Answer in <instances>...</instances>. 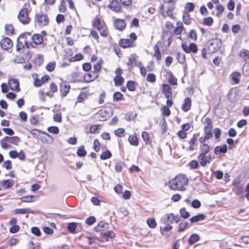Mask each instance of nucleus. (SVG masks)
Instances as JSON below:
<instances>
[{
	"instance_id": "1",
	"label": "nucleus",
	"mask_w": 249,
	"mask_h": 249,
	"mask_svg": "<svg viewBox=\"0 0 249 249\" xmlns=\"http://www.w3.org/2000/svg\"><path fill=\"white\" fill-rule=\"evenodd\" d=\"M47 33L45 31L41 32V34H35L32 36L30 33H24L20 35L17 39V43L16 45V50L17 52H20V50L26 47L28 49L35 48V45H45L44 43L46 40L45 37Z\"/></svg>"
},
{
	"instance_id": "2",
	"label": "nucleus",
	"mask_w": 249,
	"mask_h": 249,
	"mask_svg": "<svg viewBox=\"0 0 249 249\" xmlns=\"http://www.w3.org/2000/svg\"><path fill=\"white\" fill-rule=\"evenodd\" d=\"M90 61L91 63H95L93 64V70L84 75V81L88 83L93 81L99 77L104 63L103 59L98 58V56L94 54L91 56Z\"/></svg>"
},
{
	"instance_id": "3",
	"label": "nucleus",
	"mask_w": 249,
	"mask_h": 249,
	"mask_svg": "<svg viewBox=\"0 0 249 249\" xmlns=\"http://www.w3.org/2000/svg\"><path fill=\"white\" fill-rule=\"evenodd\" d=\"M188 179L183 174H179L170 179L167 183L168 188L173 191H184L185 186L188 184Z\"/></svg>"
},
{
	"instance_id": "4",
	"label": "nucleus",
	"mask_w": 249,
	"mask_h": 249,
	"mask_svg": "<svg viewBox=\"0 0 249 249\" xmlns=\"http://www.w3.org/2000/svg\"><path fill=\"white\" fill-rule=\"evenodd\" d=\"M176 0H164L159 7V12L164 18L169 17L175 20L176 16L174 12L176 8Z\"/></svg>"
},
{
	"instance_id": "5",
	"label": "nucleus",
	"mask_w": 249,
	"mask_h": 249,
	"mask_svg": "<svg viewBox=\"0 0 249 249\" xmlns=\"http://www.w3.org/2000/svg\"><path fill=\"white\" fill-rule=\"evenodd\" d=\"M222 46V41L218 38H213L209 40L207 46L202 48L201 50L202 56L204 59H207V53L212 54L217 52Z\"/></svg>"
},
{
	"instance_id": "6",
	"label": "nucleus",
	"mask_w": 249,
	"mask_h": 249,
	"mask_svg": "<svg viewBox=\"0 0 249 249\" xmlns=\"http://www.w3.org/2000/svg\"><path fill=\"white\" fill-rule=\"evenodd\" d=\"M91 24L93 28L98 31L102 36L107 37L108 36V28L101 15H96L92 20Z\"/></svg>"
},
{
	"instance_id": "7",
	"label": "nucleus",
	"mask_w": 249,
	"mask_h": 249,
	"mask_svg": "<svg viewBox=\"0 0 249 249\" xmlns=\"http://www.w3.org/2000/svg\"><path fill=\"white\" fill-rule=\"evenodd\" d=\"M32 11V8L29 1H27L22 8L19 10L18 15V20L23 24H28L31 21L30 13Z\"/></svg>"
},
{
	"instance_id": "8",
	"label": "nucleus",
	"mask_w": 249,
	"mask_h": 249,
	"mask_svg": "<svg viewBox=\"0 0 249 249\" xmlns=\"http://www.w3.org/2000/svg\"><path fill=\"white\" fill-rule=\"evenodd\" d=\"M137 38L136 34L134 32H132L129 34V38H122L119 40V46L123 49L135 47V41Z\"/></svg>"
},
{
	"instance_id": "9",
	"label": "nucleus",
	"mask_w": 249,
	"mask_h": 249,
	"mask_svg": "<svg viewBox=\"0 0 249 249\" xmlns=\"http://www.w3.org/2000/svg\"><path fill=\"white\" fill-rule=\"evenodd\" d=\"M58 90V87L57 84L54 82L52 81L49 85V90L47 92H44L43 90L39 91V97L40 100L45 101L46 97L48 96L50 98H53L54 94Z\"/></svg>"
},
{
	"instance_id": "10",
	"label": "nucleus",
	"mask_w": 249,
	"mask_h": 249,
	"mask_svg": "<svg viewBox=\"0 0 249 249\" xmlns=\"http://www.w3.org/2000/svg\"><path fill=\"white\" fill-rule=\"evenodd\" d=\"M112 114V107L110 106H106L100 109L95 114V117L98 121H106L108 120Z\"/></svg>"
},
{
	"instance_id": "11",
	"label": "nucleus",
	"mask_w": 249,
	"mask_h": 249,
	"mask_svg": "<svg viewBox=\"0 0 249 249\" xmlns=\"http://www.w3.org/2000/svg\"><path fill=\"white\" fill-rule=\"evenodd\" d=\"M35 23L38 27L47 26L50 22V18L48 15L42 12H37L35 15Z\"/></svg>"
},
{
	"instance_id": "12",
	"label": "nucleus",
	"mask_w": 249,
	"mask_h": 249,
	"mask_svg": "<svg viewBox=\"0 0 249 249\" xmlns=\"http://www.w3.org/2000/svg\"><path fill=\"white\" fill-rule=\"evenodd\" d=\"M20 142V139L18 136H5L0 141L1 147L6 149L12 147V145H18Z\"/></svg>"
},
{
	"instance_id": "13",
	"label": "nucleus",
	"mask_w": 249,
	"mask_h": 249,
	"mask_svg": "<svg viewBox=\"0 0 249 249\" xmlns=\"http://www.w3.org/2000/svg\"><path fill=\"white\" fill-rule=\"evenodd\" d=\"M59 79L60 81L58 83V89L60 97L64 98L70 93L71 87L68 81L62 78H60Z\"/></svg>"
},
{
	"instance_id": "14",
	"label": "nucleus",
	"mask_w": 249,
	"mask_h": 249,
	"mask_svg": "<svg viewBox=\"0 0 249 249\" xmlns=\"http://www.w3.org/2000/svg\"><path fill=\"white\" fill-rule=\"evenodd\" d=\"M181 47L182 50L187 53H193L196 54L198 51V47L196 43L192 42L187 45L185 42H182Z\"/></svg>"
},
{
	"instance_id": "15",
	"label": "nucleus",
	"mask_w": 249,
	"mask_h": 249,
	"mask_svg": "<svg viewBox=\"0 0 249 249\" xmlns=\"http://www.w3.org/2000/svg\"><path fill=\"white\" fill-rule=\"evenodd\" d=\"M197 158L200 165L202 167L206 166L208 164H209L212 160V156L210 154L199 153Z\"/></svg>"
},
{
	"instance_id": "16",
	"label": "nucleus",
	"mask_w": 249,
	"mask_h": 249,
	"mask_svg": "<svg viewBox=\"0 0 249 249\" xmlns=\"http://www.w3.org/2000/svg\"><path fill=\"white\" fill-rule=\"evenodd\" d=\"M166 105L162 106L160 108V111L162 116L164 117H169L171 115V110L170 107L173 105V100H166Z\"/></svg>"
},
{
	"instance_id": "17",
	"label": "nucleus",
	"mask_w": 249,
	"mask_h": 249,
	"mask_svg": "<svg viewBox=\"0 0 249 249\" xmlns=\"http://www.w3.org/2000/svg\"><path fill=\"white\" fill-rule=\"evenodd\" d=\"M161 93L167 98V100H172V88L169 84L164 83L162 85Z\"/></svg>"
},
{
	"instance_id": "18",
	"label": "nucleus",
	"mask_w": 249,
	"mask_h": 249,
	"mask_svg": "<svg viewBox=\"0 0 249 249\" xmlns=\"http://www.w3.org/2000/svg\"><path fill=\"white\" fill-rule=\"evenodd\" d=\"M113 26L115 28L120 31H124L126 26L125 20L121 18H113Z\"/></svg>"
},
{
	"instance_id": "19",
	"label": "nucleus",
	"mask_w": 249,
	"mask_h": 249,
	"mask_svg": "<svg viewBox=\"0 0 249 249\" xmlns=\"http://www.w3.org/2000/svg\"><path fill=\"white\" fill-rule=\"evenodd\" d=\"M8 85L12 90H15L17 92H19L20 90L19 81L16 78L9 79L8 81Z\"/></svg>"
},
{
	"instance_id": "20",
	"label": "nucleus",
	"mask_w": 249,
	"mask_h": 249,
	"mask_svg": "<svg viewBox=\"0 0 249 249\" xmlns=\"http://www.w3.org/2000/svg\"><path fill=\"white\" fill-rule=\"evenodd\" d=\"M0 44L1 48L5 50H9L13 46L12 40L7 37L3 38L0 42Z\"/></svg>"
},
{
	"instance_id": "21",
	"label": "nucleus",
	"mask_w": 249,
	"mask_h": 249,
	"mask_svg": "<svg viewBox=\"0 0 249 249\" xmlns=\"http://www.w3.org/2000/svg\"><path fill=\"white\" fill-rule=\"evenodd\" d=\"M112 11L119 13L122 12V6L118 0H112L108 6Z\"/></svg>"
},
{
	"instance_id": "22",
	"label": "nucleus",
	"mask_w": 249,
	"mask_h": 249,
	"mask_svg": "<svg viewBox=\"0 0 249 249\" xmlns=\"http://www.w3.org/2000/svg\"><path fill=\"white\" fill-rule=\"evenodd\" d=\"M165 76L168 78V82L172 86H176L178 85V79L174 75L172 72L169 70H165Z\"/></svg>"
},
{
	"instance_id": "23",
	"label": "nucleus",
	"mask_w": 249,
	"mask_h": 249,
	"mask_svg": "<svg viewBox=\"0 0 249 249\" xmlns=\"http://www.w3.org/2000/svg\"><path fill=\"white\" fill-rule=\"evenodd\" d=\"M198 140L200 143L199 146L200 153L210 154V147L208 144L205 143L206 140H201L199 139Z\"/></svg>"
},
{
	"instance_id": "24",
	"label": "nucleus",
	"mask_w": 249,
	"mask_h": 249,
	"mask_svg": "<svg viewBox=\"0 0 249 249\" xmlns=\"http://www.w3.org/2000/svg\"><path fill=\"white\" fill-rule=\"evenodd\" d=\"M173 227L169 224H166L164 226H160V232L162 235L168 237L171 234H169L168 232L171 231L172 230Z\"/></svg>"
},
{
	"instance_id": "25",
	"label": "nucleus",
	"mask_w": 249,
	"mask_h": 249,
	"mask_svg": "<svg viewBox=\"0 0 249 249\" xmlns=\"http://www.w3.org/2000/svg\"><path fill=\"white\" fill-rule=\"evenodd\" d=\"M192 101L191 99L188 97L184 99L183 103L181 106V109L184 112L188 111L191 108Z\"/></svg>"
},
{
	"instance_id": "26",
	"label": "nucleus",
	"mask_w": 249,
	"mask_h": 249,
	"mask_svg": "<svg viewBox=\"0 0 249 249\" xmlns=\"http://www.w3.org/2000/svg\"><path fill=\"white\" fill-rule=\"evenodd\" d=\"M213 128H203L204 136L199 138L201 140H208L212 138L213 134Z\"/></svg>"
},
{
	"instance_id": "27",
	"label": "nucleus",
	"mask_w": 249,
	"mask_h": 249,
	"mask_svg": "<svg viewBox=\"0 0 249 249\" xmlns=\"http://www.w3.org/2000/svg\"><path fill=\"white\" fill-rule=\"evenodd\" d=\"M177 26L173 31V34L176 36H180L181 35L184 29L183 24L181 21H178L176 23Z\"/></svg>"
},
{
	"instance_id": "28",
	"label": "nucleus",
	"mask_w": 249,
	"mask_h": 249,
	"mask_svg": "<svg viewBox=\"0 0 249 249\" xmlns=\"http://www.w3.org/2000/svg\"><path fill=\"white\" fill-rule=\"evenodd\" d=\"M154 53L153 57L156 58L157 61H160L162 58V54L158 44H156L153 47Z\"/></svg>"
},
{
	"instance_id": "29",
	"label": "nucleus",
	"mask_w": 249,
	"mask_h": 249,
	"mask_svg": "<svg viewBox=\"0 0 249 249\" xmlns=\"http://www.w3.org/2000/svg\"><path fill=\"white\" fill-rule=\"evenodd\" d=\"M199 136V133L194 134L189 140L188 143L189 144V150L193 151L195 149V145L197 141V137Z\"/></svg>"
},
{
	"instance_id": "30",
	"label": "nucleus",
	"mask_w": 249,
	"mask_h": 249,
	"mask_svg": "<svg viewBox=\"0 0 249 249\" xmlns=\"http://www.w3.org/2000/svg\"><path fill=\"white\" fill-rule=\"evenodd\" d=\"M227 152V146L224 144L222 145L217 146L214 148V153L216 155L225 154Z\"/></svg>"
},
{
	"instance_id": "31",
	"label": "nucleus",
	"mask_w": 249,
	"mask_h": 249,
	"mask_svg": "<svg viewBox=\"0 0 249 249\" xmlns=\"http://www.w3.org/2000/svg\"><path fill=\"white\" fill-rule=\"evenodd\" d=\"M128 141L132 145L137 146L139 145V139L136 133H134L133 134L130 135L128 137Z\"/></svg>"
},
{
	"instance_id": "32",
	"label": "nucleus",
	"mask_w": 249,
	"mask_h": 249,
	"mask_svg": "<svg viewBox=\"0 0 249 249\" xmlns=\"http://www.w3.org/2000/svg\"><path fill=\"white\" fill-rule=\"evenodd\" d=\"M66 2L67 1L66 0H60V3L58 6V10L60 13H67L68 8Z\"/></svg>"
},
{
	"instance_id": "33",
	"label": "nucleus",
	"mask_w": 249,
	"mask_h": 249,
	"mask_svg": "<svg viewBox=\"0 0 249 249\" xmlns=\"http://www.w3.org/2000/svg\"><path fill=\"white\" fill-rule=\"evenodd\" d=\"M37 196L34 195H29L24 196L19 199L22 202L31 203L35 201L36 199Z\"/></svg>"
},
{
	"instance_id": "34",
	"label": "nucleus",
	"mask_w": 249,
	"mask_h": 249,
	"mask_svg": "<svg viewBox=\"0 0 249 249\" xmlns=\"http://www.w3.org/2000/svg\"><path fill=\"white\" fill-rule=\"evenodd\" d=\"M78 225H80V223L76 222H70L68 224L67 228L69 232L71 233H76L77 232L76 229Z\"/></svg>"
},
{
	"instance_id": "35",
	"label": "nucleus",
	"mask_w": 249,
	"mask_h": 249,
	"mask_svg": "<svg viewBox=\"0 0 249 249\" xmlns=\"http://www.w3.org/2000/svg\"><path fill=\"white\" fill-rule=\"evenodd\" d=\"M33 212L30 208L16 209L13 211L15 214L32 213Z\"/></svg>"
},
{
	"instance_id": "36",
	"label": "nucleus",
	"mask_w": 249,
	"mask_h": 249,
	"mask_svg": "<svg viewBox=\"0 0 249 249\" xmlns=\"http://www.w3.org/2000/svg\"><path fill=\"white\" fill-rule=\"evenodd\" d=\"M167 218L170 221L171 223L175 222L178 223L180 220V217L178 215H175L173 213H168L167 214Z\"/></svg>"
},
{
	"instance_id": "37",
	"label": "nucleus",
	"mask_w": 249,
	"mask_h": 249,
	"mask_svg": "<svg viewBox=\"0 0 249 249\" xmlns=\"http://www.w3.org/2000/svg\"><path fill=\"white\" fill-rule=\"evenodd\" d=\"M108 223L105 221H100L96 227L95 228L96 231H101L107 229Z\"/></svg>"
},
{
	"instance_id": "38",
	"label": "nucleus",
	"mask_w": 249,
	"mask_h": 249,
	"mask_svg": "<svg viewBox=\"0 0 249 249\" xmlns=\"http://www.w3.org/2000/svg\"><path fill=\"white\" fill-rule=\"evenodd\" d=\"M5 34L7 36H11L15 33V28L12 24H7L5 26Z\"/></svg>"
},
{
	"instance_id": "39",
	"label": "nucleus",
	"mask_w": 249,
	"mask_h": 249,
	"mask_svg": "<svg viewBox=\"0 0 249 249\" xmlns=\"http://www.w3.org/2000/svg\"><path fill=\"white\" fill-rule=\"evenodd\" d=\"M239 56L245 61L249 59V51L246 49H243L240 51Z\"/></svg>"
},
{
	"instance_id": "40",
	"label": "nucleus",
	"mask_w": 249,
	"mask_h": 249,
	"mask_svg": "<svg viewBox=\"0 0 249 249\" xmlns=\"http://www.w3.org/2000/svg\"><path fill=\"white\" fill-rule=\"evenodd\" d=\"M200 239L199 236L197 234L194 233L189 237L188 242L190 245H192L198 241Z\"/></svg>"
},
{
	"instance_id": "41",
	"label": "nucleus",
	"mask_w": 249,
	"mask_h": 249,
	"mask_svg": "<svg viewBox=\"0 0 249 249\" xmlns=\"http://www.w3.org/2000/svg\"><path fill=\"white\" fill-rule=\"evenodd\" d=\"M84 56L82 53H78L76 54L74 56H71L69 58V61L70 63L75 62L76 61H79L84 59Z\"/></svg>"
},
{
	"instance_id": "42",
	"label": "nucleus",
	"mask_w": 249,
	"mask_h": 249,
	"mask_svg": "<svg viewBox=\"0 0 249 249\" xmlns=\"http://www.w3.org/2000/svg\"><path fill=\"white\" fill-rule=\"evenodd\" d=\"M137 59L135 57L129 58L127 63L128 69L132 70L135 66H137Z\"/></svg>"
},
{
	"instance_id": "43",
	"label": "nucleus",
	"mask_w": 249,
	"mask_h": 249,
	"mask_svg": "<svg viewBox=\"0 0 249 249\" xmlns=\"http://www.w3.org/2000/svg\"><path fill=\"white\" fill-rule=\"evenodd\" d=\"M202 123L204 125L203 128H213L212 120L209 117H205Z\"/></svg>"
},
{
	"instance_id": "44",
	"label": "nucleus",
	"mask_w": 249,
	"mask_h": 249,
	"mask_svg": "<svg viewBox=\"0 0 249 249\" xmlns=\"http://www.w3.org/2000/svg\"><path fill=\"white\" fill-rule=\"evenodd\" d=\"M206 216L203 214H198L194 216L190 219L191 223H195L201 220H203Z\"/></svg>"
},
{
	"instance_id": "45",
	"label": "nucleus",
	"mask_w": 249,
	"mask_h": 249,
	"mask_svg": "<svg viewBox=\"0 0 249 249\" xmlns=\"http://www.w3.org/2000/svg\"><path fill=\"white\" fill-rule=\"evenodd\" d=\"M14 184V181L11 179L4 180L1 182L2 187L5 189H7L12 187Z\"/></svg>"
},
{
	"instance_id": "46",
	"label": "nucleus",
	"mask_w": 249,
	"mask_h": 249,
	"mask_svg": "<svg viewBox=\"0 0 249 249\" xmlns=\"http://www.w3.org/2000/svg\"><path fill=\"white\" fill-rule=\"evenodd\" d=\"M115 135L119 138H123L126 135L125 130L124 128H118L114 130Z\"/></svg>"
},
{
	"instance_id": "47",
	"label": "nucleus",
	"mask_w": 249,
	"mask_h": 249,
	"mask_svg": "<svg viewBox=\"0 0 249 249\" xmlns=\"http://www.w3.org/2000/svg\"><path fill=\"white\" fill-rule=\"evenodd\" d=\"M232 185L234 187V188L235 189V192L236 194L239 195V194L243 193V192H244L243 187L242 185H241L240 184L239 182H233L232 183Z\"/></svg>"
},
{
	"instance_id": "48",
	"label": "nucleus",
	"mask_w": 249,
	"mask_h": 249,
	"mask_svg": "<svg viewBox=\"0 0 249 249\" xmlns=\"http://www.w3.org/2000/svg\"><path fill=\"white\" fill-rule=\"evenodd\" d=\"M241 76V73L238 71H234L231 74V78L235 84L239 83V77Z\"/></svg>"
},
{
	"instance_id": "49",
	"label": "nucleus",
	"mask_w": 249,
	"mask_h": 249,
	"mask_svg": "<svg viewBox=\"0 0 249 249\" xmlns=\"http://www.w3.org/2000/svg\"><path fill=\"white\" fill-rule=\"evenodd\" d=\"M187 37L193 41H196L197 39V32L194 29L190 30L188 34Z\"/></svg>"
},
{
	"instance_id": "50",
	"label": "nucleus",
	"mask_w": 249,
	"mask_h": 249,
	"mask_svg": "<svg viewBox=\"0 0 249 249\" xmlns=\"http://www.w3.org/2000/svg\"><path fill=\"white\" fill-rule=\"evenodd\" d=\"M93 149L96 152H98L101 149H103L104 147L98 139H95L93 142Z\"/></svg>"
},
{
	"instance_id": "51",
	"label": "nucleus",
	"mask_w": 249,
	"mask_h": 249,
	"mask_svg": "<svg viewBox=\"0 0 249 249\" xmlns=\"http://www.w3.org/2000/svg\"><path fill=\"white\" fill-rule=\"evenodd\" d=\"M34 63L38 66H41L44 62V57L42 54L37 55L34 59Z\"/></svg>"
},
{
	"instance_id": "52",
	"label": "nucleus",
	"mask_w": 249,
	"mask_h": 249,
	"mask_svg": "<svg viewBox=\"0 0 249 249\" xmlns=\"http://www.w3.org/2000/svg\"><path fill=\"white\" fill-rule=\"evenodd\" d=\"M214 22L213 19L211 17L205 18L202 20V24L205 26H211Z\"/></svg>"
},
{
	"instance_id": "53",
	"label": "nucleus",
	"mask_w": 249,
	"mask_h": 249,
	"mask_svg": "<svg viewBox=\"0 0 249 249\" xmlns=\"http://www.w3.org/2000/svg\"><path fill=\"white\" fill-rule=\"evenodd\" d=\"M87 152L85 149V146L83 145L79 146L76 152L77 155L80 157H85L87 155Z\"/></svg>"
},
{
	"instance_id": "54",
	"label": "nucleus",
	"mask_w": 249,
	"mask_h": 249,
	"mask_svg": "<svg viewBox=\"0 0 249 249\" xmlns=\"http://www.w3.org/2000/svg\"><path fill=\"white\" fill-rule=\"evenodd\" d=\"M112 157V153L111 152L107 150L105 151H103L100 155V159L102 160H106L110 159Z\"/></svg>"
},
{
	"instance_id": "55",
	"label": "nucleus",
	"mask_w": 249,
	"mask_h": 249,
	"mask_svg": "<svg viewBox=\"0 0 249 249\" xmlns=\"http://www.w3.org/2000/svg\"><path fill=\"white\" fill-rule=\"evenodd\" d=\"M146 223L148 226L152 229H155L157 226L156 220L153 217L148 218L146 220Z\"/></svg>"
},
{
	"instance_id": "56",
	"label": "nucleus",
	"mask_w": 249,
	"mask_h": 249,
	"mask_svg": "<svg viewBox=\"0 0 249 249\" xmlns=\"http://www.w3.org/2000/svg\"><path fill=\"white\" fill-rule=\"evenodd\" d=\"M56 68V62L55 61L50 62L46 65L45 68L49 72H52L54 71Z\"/></svg>"
},
{
	"instance_id": "57",
	"label": "nucleus",
	"mask_w": 249,
	"mask_h": 249,
	"mask_svg": "<svg viewBox=\"0 0 249 249\" xmlns=\"http://www.w3.org/2000/svg\"><path fill=\"white\" fill-rule=\"evenodd\" d=\"M128 90L130 91H134L136 90V83L131 80L128 81L126 84Z\"/></svg>"
},
{
	"instance_id": "58",
	"label": "nucleus",
	"mask_w": 249,
	"mask_h": 249,
	"mask_svg": "<svg viewBox=\"0 0 249 249\" xmlns=\"http://www.w3.org/2000/svg\"><path fill=\"white\" fill-rule=\"evenodd\" d=\"M177 59L178 63L181 64H183L185 63L186 57L184 53L178 52L177 54Z\"/></svg>"
},
{
	"instance_id": "59",
	"label": "nucleus",
	"mask_w": 249,
	"mask_h": 249,
	"mask_svg": "<svg viewBox=\"0 0 249 249\" xmlns=\"http://www.w3.org/2000/svg\"><path fill=\"white\" fill-rule=\"evenodd\" d=\"M88 93L86 92H81L77 98L76 103H83L84 101L87 98Z\"/></svg>"
},
{
	"instance_id": "60",
	"label": "nucleus",
	"mask_w": 249,
	"mask_h": 249,
	"mask_svg": "<svg viewBox=\"0 0 249 249\" xmlns=\"http://www.w3.org/2000/svg\"><path fill=\"white\" fill-rule=\"evenodd\" d=\"M39 121V117L38 115H32L29 119V122L33 126H36Z\"/></svg>"
},
{
	"instance_id": "61",
	"label": "nucleus",
	"mask_w": 249,
	"mask_h": 249,
	"mask_svg": "<svg viewBox=\"0 0 249 249\" xmlns=\"http://www.w3.org/2000/svg\"><path fill=\"white\" fill-rule=\"evenodd\" d=\"M101 127V124H93L90 126L89 131L92 134L98 133Z\"/></svg>"
},
{
	"instance_id": "62",
	"label": "nucleus",
	"mask_w": 249,
	"mask_h": 249,
	"mask_svg": "<svg viewBox=\"0 0 249 249\" xmlns=\"http://www.w3.org/2000/svg\"><path fill=\"white\" fill-rule=\"evenodd\" d=\"M124 79L122 76H115L114 81L116 86H122L124 83Z\"/></svg>"
},
{
	"instance_id": "63",
	"label": "nucleus",
	"mask_w": 249,
	"mask_h": 249,
	"mask_svg": "<svg viewBox=\"0 0 249 249\" xmlns=\"http://www.w3.org/2000/svg\"><path fill=\"white\" fill-rule=\"evenodd\" d=\"M113 101L118 102L124 99V95L119 91L115 92L113 95Z\"/></svg>"
},
{
	"instance_id": "64",
	"label": "nucleus",
	"mask_w": 249,
	"mask_h": 249,
	"mask_svg": "<svg viewBox=\"0 0 249 249\" xmlns=\"http://www.w3.org/2000/svg\"><path fill=\"white\" fill-rule=\"evenodd\" d=\"M185 10L187 13H190L194 10L195 5L193 2H187L185 4Z\"/></svg>"
}]
</instances>
